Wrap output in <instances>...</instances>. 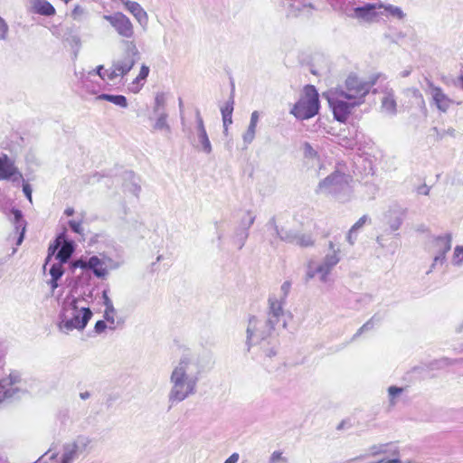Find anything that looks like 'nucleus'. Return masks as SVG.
<instances>
[{
  "label": "nucleus",
  "mask_w": 463,
  "mask_h": 463,
  "mask_svg": "<svg viewBox=\"0 0 463 463\" xmlns=\"http://www.w3.org/2000/svg\"><path fill=\"white\" fill-rule=\"evenodd\" d=\"M425 92L430 97V103L442 113H446L454 104V100L429 79H426Z\"/></svg>",
  "instance_id": "12"
},
{
  "label": "nucleus",
  "mask_w": 463,
  "mask_h": 463,
  "mask_svg": "<svg viewBox=\"0 0 463 463\" xmlns=\"http://www.w3.org/2000/svg\"><path fill=\"white\" fill-rule=\"evenodd\" d=\"M282 6L288 17H308L314 6L306 0H282Z\"/></svg>",
  "instance_id": "13"
},
{
  "label": "nucleus",
  "mask_w": 463,
  "mask_h": 463,
  "mask_svg": "<svg viewBox=\"0 0 463 463\" xmlns=\"http://www.w3.org/2000/svg\"><path fill=\"white\" fill-rule=\"evenodd\" d=\"M351 177L339 171H335L319 182L317 194L332 195L338 200H345L350 194Z\"/></svg>",
  "instance_id": "6"
},
{
  "label": "nucleus",
  "mask_w": 463,
  "mask_h": 463,
  "mask_svg": "<svg viewBox=\"0 0 463 463\" xmlns=\"http://www.w3.org/2000/svg\"><path fill=\"white\" fill-rule=\"evenodd\" d=\"M86 14V9L80 5H76L71 10V16L75 21H81Z\"/></svg>",
  "instance_id": "43"
},
{
  "label": "nucleus",
  "mask_w": 463,
  "mask_h": 463,
  "mask_svg": "<svg viewBox=\"0 0 463 463\" xmlns=\"http://www.w3.org/2000/svg\"><path fill=\"white\" fill-rule=\"evenodd\" d=\"M62 263H53L50 269L51 279L48 284L51 286L52 292H53L58 287V280L61 278L64 273Z\"/></svg>",
  "instance_id": "28"
},
{
  "label": "nucleus",
  "mask_w": 463,
  "mask_h": 463,
  "mask_svg": "<svg viewBox=\"0 0 463 463\" xmlns=\"http://www.w3.org/2000/svg\"><path fill=\"white\" fill-rule=\"evenodd\" d=\"M12 214L14 215L13 222L15 226V229L19 230L20 228H22V232H21L20 237L18 239V244H20L24 239V233L25 231V222L23 220V213L20 210L13 209Z\"/></svg>",
  "instance_id": "33"
},
{
  "label": "nucleus",
  "mask_w": 463,
  "mask_h": 463,
  "mask_svg": "<svg viewBox=\"0 0 463 463\" xmlns=\"http://www.w3.org/2000/svg\"><path fill=\"white\" fill-rule=\"evenodd\" d=\"M80 397L81 400H87L90 397V393L89 392H83L80 393Z\"/></svg>",
  "instance_id": "63"
},
{
  "label": "nucleus",
  "mask_w": 463,
  "mask_h": 463,
  "mask_svg": "<svg viewBox=\"0 0 463 463\" xmlns=\"http://www.w3.org/2000/svg\"><path fill=\"white\" fill-rule=\"evenodd\" d=\"M97 99L107 100L124 109L128 105L127 98L123 95L100 94L97 97Z\"/></svg>",
  "instance_id": "31"
},
{
  "label": "nucleus",
  "mask_w": 463,
  "mask_h": 463,
  "mask_svg": "<svg viewBox=\"0 0 463 463\" xmlns=\"http://www.w3.org/2000/svg\"><path fill=\"white\" fill-rule=\"evenodd\" d=\"M202 366L197 356L187 354L181 357L170 373V390L167 395L170 406L176 405L197 392Z\"/></svg>",
  "instance_id": "2"
},
{
  "label": "nucleus",
  "mask_w": 463,
  "mask_h": 463,
  "mask_svg": "<svg viewBox=\"0 0 463 463\" xmlns=\"http://www.w3.org/2000/svg\"><path fill=\"white\" fill-rule=\"evenodd\" d=\"M268 463H289V460L282 451L275 450L270 454Z\"/></svg>",
  "instance_id": "39"
},
{
  "label": "nucleus",
  "mask_w": 463,
  "mask_h": 463,
  "mask_svg": "<svg viewBox=\"0 0 463 463\" xmlns=\"http://www.w3.org/2000/svg\"><path fill=\"white\" fill-rule=\"evenodd\" d=\"M274 232L277 236L284 241L294 243L300 247H310L314 244V240L309 234H298L292 232L279 230L274 222L270 223Z\"/></svg>",
  "instance_id": "17"
},
{
  "label": "nucleus",
  "mask_w": 463,
  "mask_h": 463,
  "mask_svg": "<svg viewBox=\"0 0 463 463\" xmlns=\"http://www.w3.org/2000/svg\"><path fill=\"white\" fill-rule=\"evenodd\" d=\"M10 179L13 182H17V183L24 181L23 175L19 172V170L17 168H16L15 173H14V175L11 176Z\"/></svg>",
  "instance_id": "58"
},
{
  "label": "nucleus",
  "mask_w": 463,
  "mask_h": 463,
  "mask_svg": "<svg viewBox=\"0 0 463 463\" xmlns=\"http://www.w3.org/2000/svg\"><path fill=\"white\" fill-rule=\"evenodd\" d=\"M38 463H64V461L58 454L52 453L49 455V452H47L38 459Z\"/></svg>",
  "instance_id": "40"
},
{
  "label": "nucleus",
  "mask_w": 463,
  "mask_h": 463,
  "mask_svg": "<svg viewBox=\"0 0 463 463\" xmlns=\"http://www.w3.org/2000/svg\"><path fill=\"white\" fill-rule=\"evenodd\" d=\"M149 73V68L146 65H142L139 74L136 77V79L129 84L128 90L133 93H137L142 84H140V80H145Z\"/></svg>",
  "instance_id": "30"
},
{
  "label": "nucleus",
  "mask_w": 463,
  "mask_h": 463,
  "mask_svg": "<svg viewBox=\"0 0 463 463\" xmlns=\"http://www.w3.org/2000/svg\"><path fill=\"white\" fill-rule=\"evenodd\" d=\"M240 459V455L237 452L232 453L224 463H238Z\"/></svg>",
  "instance_id": "57"
},
{
  "label": "nucleus",
  "mask_w": 463,
  "mask_h": 463,
  "mask_svg": "<svg viewBox=\"0 0 463 463\" xmlns=\"http://www.w3.org/2000/svg\"><path fill=\"white\" fill-rule=\"evenodd\" d=\"M371 453L373 456L386 455L391 456L392 458H400L399 448L391 443L373 446L371 449Z\"/></svg>",
  "instance_id": "24"
},
{
  "label": "nucleus",
  "mask_w": 463,
  "mask_h": 463,
  "mask_svg": "<svg viewBox=\"0 0 463 463\" xmlns=\"http://www.w3.org/2000/svg\"><path fill=\"white\" fill-rule=\"evenodd\" d=\"M451 264L454 267H461L463 265V246L457 245L454 248L453 254L451 257Z\"/></svg>",
  "instance_id": "36"
},
{
  "label": "nucleus",
  "mask_w": 463,
  "mask_h": 463,
  "mask_svg": "<svg viewBox=\"0 0 463 463\" xmlns=\"http://www.w3.org/2000/svg\"><path fill=\"white\" fill-rule=\"evenodd\" d=\"M74 251V244L71 241H67L64 238V241L61 240V243L60 245V249L55 255V259L59 263H66Z\"/></svg>",
  "instance_id": "23"
},
{
  "label": "nucleus",
  "mask_w": 463,
  "mask_h": 463,
  "mask_svg": "<svg viewBox=\"0 0 463 463\" xmlns=\"http://www.w3.org/2000/svg\"><path fill=\"white\" fill-rule=\"evenodd\" d=\"M404 214V210L399 206H394L388 211L385 217L392 231H397L400 229Z\"/></svg>",
  "instance_id": "19"
},
{
  "label": "nucleus",
  "mask_w": 463,
  "mask_h": 463,
  "mask_svg": "<svg viewBox=\"0 0 463 463\" xmlns=\"http://www.w3.org/2000/svg\"><path fill=\"white\" fill-rule=\"evenodd\" d=\"M234 100L231 97L228 101L221 108L223 127H229L232 123Z\"/></svg>",
  "instance_id": "29"
},
{
  "label": "nucleus",
  "mask_w": 463,
  "mask_h": 463,
  "mask_svg": "<svg viewBox=\"0 0 463 463\" xmlns=\"http://www.w3.org/2000/svg\"><path fill=\"white\" fill-rule=\"evenodd\" d=\"M290 288H291V283L290 281H285L282 283V285L280 286V293H279V296L278 297L279 299H283V301H286L288 296V293L290 291Z\"/></svg>",
  "instance_id": "47"
},
{
  "label": "nucleus",
  "mask_w": 463,
  "mask_h": 463,
  "mask_svg": "<svg viewBox=\"0 0 463 463\" xmlns=\"http://www.w3.org/2000/svg\"><path fill=\"white\" fill-rule=\"evenodd\" d=\"M128 190L131 193H133L136 196H137L139 192H140V190H141V188H140V186L137 184L134 183V184H131L130 187H128Z\"/></svg>",
  "instance_id": "61"
},
{
  "label": "nucleus",
  "mask_w": 463,
  "mask_h": 463,
  "mask_svg": "<svg viewBox=\"0 0 463 463\" xmlns=\"http://www.w3.org/2000/svg\"><path fill=\"white\" fill-rule=\"evenodd\" d=\"M88 269H91L98 278H105L108 270L104 266V262L97 256H92L87 260Z\"/></svg>",
  "instance_id": "26"
},
{
  "label": "nucleus",
  "mask_w": 463,
  "mask_h": 463,
  "mask_svg": "<svg viewBox=\"0 0 463 463\" xmlns=\"http://www.w3.org/2000/svg\"><path fill=\"white\" fill-rule=\"evenodd\" d=\"M72 266L74 268L80 267L81 269H88L87 260H78L74 261Z\"/></svg>",
  "instance_id": "59"
},
{
  "label": "nucleus",
  "mask_w": 463,
  "mask_h": 463,
  "mask_svg": "<svg viewBox=\"0 0 463 463\" xmlns=\"http://www.w3.org/2000/svg\"><path fill=\"white\" fill-rule=\"evenodd\" d=\"M33 13L44 15L52 16L56 14L53 5L47 0H28Z\"/></svg>",
  "instance_id": "20"
},
{
  "label": "nucleus",
  "mask_w": 463,
  "mask_h": 463,
  "mask_svg": "<svg viewBox=\"0 0 463 463\" xmlns=\"http://www.w3.org/2000/svg\"><path fill=\"white\" fill-rule=\"evenodd\" d=\"M166 98L165 93H156L155 97L154 112L159 114L161 111H165Z\"/></svg>",
  "instance_id": "38"
},
{
  "label": "nucleus",
  "mask_w": 463,
  "mask_h": 463,
  "mask_svg": "<svg viewBox=\"0 0 463 463\" xmlns=\"http://www.w3.org/2000/svg\"><path fill=\"white\" fill-rule=\"evenodd\" d=\"M69 226L74 232L83 235V228L80 221L71 220L69 221Z\"/></svg>",
  "instance_id": "48"
},
{
  "label": "nucleus",
  "mask_w": 463,
  "mask_h": 463,
  "mask_svg": "<svg viewBox=\"0 0 463 463\" xmlns=\"http://www.w3.org/2000/svg\"><path fill=\"white\" fill-rule=\"evenodd\" d=\"M381 5L379 3L365 4L363 6L354 8L351 16L365 23H374L383 16V12H380Z\"/></svg>",
  "instance_id": "14"
},
{
  "label": "nucleus",
  "mask_w": 463,
  "mask_h": 463,
  "mask_svg": "<svg viewBox=\"0 0 463 463\" xmlns=\"http://www.w3.org/2000/svg\"><path fill=\"white\" fill-rule=\"evenodd\" d=\"M340 261V249L335 248V244L329 242V251L326 254L320 263L315 261H309L307 269V279H314L318 276L321 282L326 283L328 281V276L332 269Z\"/></svg>",
  "instance_id": "7"
},
{
  "label": "nucleus",
  "mask_w": 463,
  "mask_h": 463,
  "mask_svg": "<svg viewBox=\"0 0 463 463\" xmlns=\"http://www.w3.org/2000/svg\"><path fill=\"white\" fill-rule=\"evenodd\" d=\"M276 326L265 318H258L251 317L249 319L247 326L246 345L248 349L253 345L264 346L266 344L270 345L274 336Z\"/></svg>",
  "instance_id": "4"
},
{
  "label": "nucleus",
  "mask_w": 463,
  "mask_h": 463,
  "mask_svg": "<svg viewBox=\"0 0 463 463\" xmlns=\"http://www.w3.org/2000/svg\"><path fill=\"white\" fill-rule=\"evenodd\" d=\"M103 18L109 23L115 32L121 38L130 41L135 36L134 24L125 14L116 12L112 14H105Z\"/></svg>",
  "instance_id": "10"
},
{
  "label": "nucleus",
  "mask_w": 463,
  "mask_h": 463,
  "mask_svg": "<svg viewBox=\"0 0 463 463\" xmlns=\"http://www.w3.org/2000/svg\"><path fill=\"white\" fill-rule=\"evenodd\" d=\"M9 34V25L5 20L0 16V41H6Z\"/></svg>",
  "instance_id": "46"
},
{
  "label": "nucleus",
  "mask_w": 463,
  "mask_h": 463,
  "mask_svg": "<svg viewBox=\"0 0 463 463\" xmlns=\"http://www.w3.org/2000/svg\"><path fill=\"white\" fill-rule=\"evenodd\" d=\"M453 331L457 335L463 334V318L454 326Z\"/></svg>",
  "instance_id": "55"
},
{
  "label": "nucleus",
  "mask_w": 463,
  "mask_h": 463,
  "mask_svg": "<svg viewBox=\"0 0 463 463\" xmlns=\"http://www.w3.org/2000/svg\"><path fill=\"white\" fill-rule=\"evenodd\" d=\"M404 389L402 388V387H397V386H390L388 388V395H389V400H390V403L391 404H395L396 403V398L399 397L402 392H403Z\"/></svg>",
  "instance_id": "41"
},
{
  "label": "nucleus",
  "mask_w": 463,
  "mask_h": 463,
  "mask_svg": "<svg viewBox=\"0 0 463 463\" xmlns=\"http://www.w3.org/2000/svg\"><path fill=\"white\" fill-rule=\"evenodd\" d=\"M409 91L411 92V94L413 98L420 100V102L422 106H425V101L423 99V96L418 89L412 88V89H410Z\"/></svg>",
  "instance_id": "50"
},
{
  "label": "nucleus",
  "mask_w": 463,
  "mask_h": 463,
  "mask_svg": "<svg viewBox=\"0 0 463 463\" xmlns=\"http://www.w3.org/2000/svg\"><path fill=\"white\" fill-rule=\"evenodd\" d=\"M61 240L64 241V233H61L55 240L54 244H52L49 246L48 249V257L46 259L45 264L43 266L44 269H46V266L49 264L52 256L55 254L56 250L59 249Z\"/></svg>",
  "instance_id": "37"
},
{
  "label": "nucleus",
  "mask_w": 463,
  "mask_h": 463,
  "mask_svg": "<svg viewBox=\"0 0 463 463\" xmlns=\"http://www.w3.org/2000/svg\"><path fill=\"white\" fill-rule=\"evenodd\" d=\"M125 54L112 61L111 66L106 69L107 80L113 81L118 78L121 80L132 70L136 64V58L138 55V50L134 41H124Z\"/></svg>",
  "instance_id": "5"
},
{
  "label": "nucleus",
  "mask_w": 463,
  "mask_h": 463,
  "mask_svg": "<svg viewBox=\"0 0 463 463\" xmlns=\"http://www.w3.org/2000/svg\"><path fill=\"white\" fill-rule=\"evenodd\" d=\"M195 128H194V136L195 140L197 141L196 147L205 153L206 155H209L213 151V146L211 144V141L209 139L208 134L206 132V128L204 126L203 119L201 116L200 111H196L195 113Z\"/></svg>",
  "instance_id": "16"
},
{
  "label": "nucleus",
  "mask_w": 463,
  "mask_h": 463,
  "mask_svg": "<svg viewBox=\"0 0 463 463\" xmlns=\"http://www.w3.org/2000/svg\"><path fill=\"white\" fill-rule=\"evenodd\" d=\"M379 4L381 5L380 12H383V15L386 17H392L398 20H403L406 17V14L401 7L391 4H383L381 2H379Z\"/></svg>",
  "instance_id": "27"
},
{
  "label": "nucleus",
  "mask_w": 463,
  "mask_h": 463,
  "mask_svg": "<svg viewBox=\"0 0 463 463\" xmlns=\"http://www.w3.org/2000/svg\"><path fill=\"white\" fill-rule=\"evenodd\" d=\"M285 304L286 301L279 299L278 296L273 295L269 298V312L266 319L275 326H279L280 322H282L283 327L286 326V322L284 321Z\"/></svg>",
  "instance_id": "18"
},
{
  "label": "nucleus",
  "mask_w": 463,
  "mask_h": 463,
  "mask_svg": "<svg viewBox=\"0 0 463 463\" xmlns=\"http://www.w3.org/2000/svg\"><path fill=\"white\" fill-rule=\"evenodd\" d=\"M318 109V93L314 86L307 85L298 101L291 109L290 113L298 119L304 120L316 116Z\"/></svg>",
  "instance_id": "8"
},
{
  "label": "nucleus",
  "mask_w": 463,
  "mask_h": 463,
  "mask_svg": "<svg viewBox=\"0 0 463 463\" xmlns=\"http://www.w3.org/2000/svg\"><path fill=\"white\" fill-rule=\"evenodd\" d=\"M260 120V113L255 110L250 115V124L246 131L242 134L243 143L248 146L251 144L256 136V129Z\"/></svg>",
  "instance_id": "21"
},
{
  "label": "nucleus",
  "mask_w": 463,
  "mask_h": 463,
  "mask_svg": "<svg viewBox=\"0 0 463 463\" xmlns=\"http://www.w3.org/2000/svg\"><path fill=\"white\" fill-rule=\"evenodd\" d=\"M374 317H372L366 323H364L354 335L353 339H356L359 335H361L364 332L369 331L374 327Z\"/></svg>",
  "instance_id": "45"
},
{
  "label": "nucleus",
  "mask_w": 463,
  "mask_h": 463,
  "mask_svg": "<svg viewBox=\"0 0 463 463\" xmlns=\"http://www.w3.org/2000/svg\"><path fill=\"white\" fill-rule=\"evenodd\" d=\"M303 153L306 158L319 160L318 152L307 142L303 144Z\"/></svg>",
  "instance_id": "42"
},
{
  "label": "nucleus",
  "mask_w": 463,
  "mask_h": 463,
  "mask_svg": "<svg viewBox=\"0 0 463 463\" xmlns=\"http://www.w3.org/2000/svg\"><path fill=\"white\" fill-rule=\"evenodd\" d=\"M249 236V232L242 228H237L233 235V243L238 249H241Z\"/></svg>",
  "instance_id": "34"
},
{
  "label": "nucleus",
  "mask_w": 463,
  "mask_h": 463,
  "mask_svg": "<svg viewBox=\"0 0 463 463\" xmlns=\"http://www.w3.org/2000/svg\"><path fill=\"white\" fill-rule=\"evenodd\" d=\"M156 115L157 117L153 126V128L155 130L165 131L166 133H169L171 131V128L169 124L167 123V113L165 111H161L159 114Z\"/></svg>",
  "instance_id": "32"
},
{
  "label": "nucleus",
  "mask_w": 463,
  "mask_h": 463,
  "mask_svg": "<svg viewBox=\"0 0 463 463\" xmlns=\"http://www.w3.org/2000/svg\"><path fill=\"white\" fill-rule=\"evenodd\" d=\"M255 221V215L250 211H246L243 213L240 225L238 228L245 229L246 231H249L250 226L253 224Z\"/></svg>",
  "instance_id": "35"
},
{
  "label": "nucleus",
  "mask_w": 463,
  "mask_h": 463,
  "mask_svg": "<svg viewBox=\"0 0 463 463\" xmlns=\"http://www.w3.org/2000/svg\"><path fill=\"white\" fill-rule=\"evenodd\" d=\"M452 244V235L445 233L434 237L429 244V251L433 255L430 269L426 271L429 275L436 269L441 267L446 261V255L450 250Z\"/></svg>",
  "instance_id": "9"
},
{
  "label": "nucleus",
  "mask_w": 463,
  "mask_h": 463,
  "mask_svg": "<svg viewBox=\"0 0 463 463\" xmlns=\"http://www.w3.org/2000/svg\"><path fill=\"white\" fill-rule=\"evenodd\" d=\"M23 192L24 195L27 197V199L32 203V188L29 184H23Z\"/></svg>",
  "instance_id": "54"
},
{
  "label": "nucleus",
  "mask_w": 463,
  "mask_h": 463,
  "mask_svg": "<svg viewBox=\"0 0 463 463\" xmlns=\"http://www.w3.org/2000/svg\"><path fill=\"white\" fill-rule=\"evenodd\" d=\"M376 80H364L356 75H349L343 87L330 90L326 99L337 121L345 122L352 110L364 102L366 95Z\"/></svg>",
  "instance_id": "1"
},
{
  "label": "nucleus",
  "mask_w": 463,
  "mask_h": 463,
  "mask_svg": "<svg viewBox=\"0 0 463 463\" xmlns=\"http://www.w3.org/2000/svg\"><path fill=\"white\" fill-rule=\"evenodd\" d=\"M102 299H103V305L105 307H107V308L114 307L113 303H112L111 299L109 298L107 290H104L102 292Z\"/></svg>",
  "instance_id": "52"
},
{
  "label": "nucleus",
  "mask_w": 463,
  "mask_h": 463,
  "mask_svg": "<svg viewBox=\"0 0 463 463\" xmlns=\"http://www.w3.org/2000/svg\"><path fill=\"white\" fill-rule=\"evenodd\" d=\"M439 137L442 138L445 135H449L451 137H455L456 130L453 128H449L446 130H443L441 133L439 134Z\"/></svg>",
  "instance_id": "60"
},
{
  "label": "nucleus",
  "mask_w": 463,
  "mask_h": 463,
  "mask_svg": "<svg viewBox=\"0 0 463 463\" xmlns=\"http://www.w3.org/2000/svg\"><path fill=\"white\" fill-rule=\"evenodd\" d=\"M64 213L67 216H71L74 213V210H73V208H67V209H65Z\"/></svg>",
  "instance_id": "64"
},
{
  "label": "nucleus",
  "mask_w": 463,
  "mask_h": 463,
  "mask_svg": "<svg viewBox=\"0 0 463 463\" xmlns=\"http://www.w3.org/2000/svg\"><path fill=\"white\" fill-rule=\"evenodd\" d=\"M356 232L355 231H353V229H350L349 232H348V234L346 236V239H347V241L349 242V244L353 245L354 243V241H355V237H354V234Z\"/></svg>",
  "instance_id": "62"
},
{
  "label": "nucleus",
  "mask_w": 463,
  "mask_h": 463,
  "mask_svg": "<svg viewBox=\"0 0 463 463\" xmlns=\"http://www.w3.org/2000/svg\"><path fill=\"white\" fill-rule=\"evenodd\" d=\"M22 383L18 373H10L7 377L0 380V403L5 399L14 397L21 392Z\"/></svg>",
  "instance_id": "15"
},
{
  "label": "nucleus",
  "mask_w": 463,
  "mask_h": 463,
  "mask_svg": "<svg viewBox=\"0 0 463 463\" xmlns=\"http://www.w3.org/2000/svg\"><path fill=\"white\" fill-rule=\"evenodd\" d=\"M396 100L392 91L384 93L381 101V111L386 115L393 116L396 114Z\"/></svg>",
  "instance_id": "25"
},
{
  "label": "nucleus",
  "mask_w": 463,
  "mask_h": 463,
  "mask_svg": "<svg viewBox=\"0 0 463 463\" xmlns=\"http://www.w3.org/2000/svg\"><path fill=\"white\" fill-rule=\"evenodd\" d=\"M82 300L77 298H67L62 304L57 324L58 329L63 334L73 330L82 331L92 317L91 310L81 305Z\"/></svg>",
  "instance_id": "3"
},
{
  "label": "nucleus",
  "mask_w": 463,
  "mask_h": 463,
  "mask_svg": "<svg viewBox=\"0 0 463 463\" xmlns=\"http://www.w3.org/2000/svg\"><path fill=\"white\" fill-rule=\"evenodd\" d=\"M14 162L6 155L0 156V180H8L15 173Z\"/></svg>",
  "instance_id": "22"
},
{
  "label": "nucleus",
  "mask_w": 463,
  "mask_h": 463,
  "mask_svg": "<svg viewBox=\"0 0 463 463\" xmlns=\"http://www.w3.org/2000/svg\"><path fill=\"white\" fill-rule=\"evenodd\" d=\"M106 328V322L103 320H99L95 325L94 330L97 334H101L105 331Z\"/></svg>",
  "instance_id": "53"
},
{
  "label": "nucleus",
  "mask_w": 463,
  "mask_h": 463,
  "mask_svg": "<svg viewBox=\"0 0 463 463\" xmlns=\"http://www.w3.org/2000/svg\"><path fill=\"white\" fill-rule=\"evenodd\" d=\"M367 463H402L401 458H381L379 460H372Z\"/></svg>",
  "instance_id": "49"
},
{
  "label": "nucleus",
  "mask_w": 463,
  "mask_h": 463,
  "mask_svg": "<svg viewBox=\"0 0 463 463\" xmlns=\"http://www.w3.org/2000/svg\"><path fill=\"white\" fill-rule=\"evenodd\" d=\"M368 217L367 215L362 216L352 227L353 231L357 232L360 228H362L364 223L367 222Z\"/></svg>",
  "instance_id": "51"
},
{
  "label": "nucleus",
  "mask_w": 463,
  "mask_h": 463,
  "mask_svg": "<svg viewBox=\"0 0 463 463\" xmlns=\"http://www.w3.org/2000/svg\"><path fill=\"white\" fill-rule=\"evenodd\" d=\"M96 73L102 79V80H107V73H106V70L104 69V67L102 65H99L97 68H96Z\"/></svg>",
  "instance_id": "56"
},
{
  "label": "nucleus",
  "mask_w": 463,
  "mask_h": 463,
  "mask_svg": "<svg viewBox=\"0 0 463 463\" xmlns=\"http://www.w3.org/2000/svg\"><path fill=\"white\" fill-rule=\"evenodd\" d=\"M115 314L116 310L114 307H105L104 318L108 323H109L110 329H115Z\"/></svg>",
  "instance_id": "44"
},
{
  "label": "nucleus",
  "mask_w": 463,
  "mask_h": 463,
  "mask_svg": "<svg viewBox=\"0 0 463 463\" xmlns=\"http://www.w3.org/2000/svg\"><path fill=\"white\" fill-rule=\"evenodd\" d=\"M91 444V439L87 436H78L72 441L67 442L62 446L61 455L64 463H72L80 454L87 451Z\"/></svg>",
  "instance_id": "11"
}]
</instances>
